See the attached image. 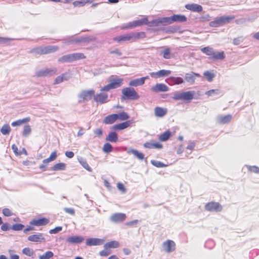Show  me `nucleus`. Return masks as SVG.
<instances>
[{"mask_svg":"<svg viewBox=\"0 0 259 259\" xmlns=\"http://www.w3.org/2000/svg\"><path fill=\"white\" fill-rule=\"evenodd\" d=\"M80 164L87 170L89 171H92V169L88 163L87 160L82 158H80L78 159Z\"/></svg>","mask_w":259,"mask_h":259,"instance_id":"obj_43","label":"nucleus"},{"mask_svg":"<svg viewBox=\"0 0 259 259\" xmlns=\"http://www.w3.org/2000/svg\"><path fill=\"white\" fill-rule=\"evenodd\" d=\"M128 152L133 154L139 160H143L144 158V155L142 153L138 151L137 150L131 149Z\"/></svg>","mask_w":259,"mask_h":259,"instance_id":"obj_34","label":"nucleus"},{"mask_svg":"<svg viewBox=\"0 0 259 259\" xmlns=\"http://www.w3.org/2000/svg\"><path fill=\"white\" fill-rule=\"evenodd\" d=\"M201 51L209 56V58L214 60H223L225 58V55L224 52H215L212 48L206 47L201 49Z\"/></svg>","mask_w":259,"mask_h":259,"instance_id":"obj_1","label":"nucleus"},{"mask_svg":"<svg viewBox=\"0 0 259 259\" xmlns=\"http://www.w3.org/2000/svg\"><path fill=\"white\" fill-rule=\"evenodd\" d=\"M59 49L57 46H48L45 47L46 54L52 53L56 52Z\"/></svg>","mask_w":259,"mask_h":259,"instance_id":"obj_38","label":"nucleus"},{"mask_svg":"<svg viewBox=\"0 0 259 259\" xmlns=\"http://www.w3.org/2000/svg\"><path fill=\"white\" fill-rule=\"evenodd\" d=\"M203 75L209 82L212 81L215 76V74L213 73H212L209 71L204 72Z\"/></svg>","mask_w":259,"mask_h":259,"instance_id":"obj_47","label":"nucleus"},{"mask_svg":"<svg viewBox=\"0 0 259 259\" xmlns=\"http://www.w3.org/2000/svg\"><path fill=\"white\" fill-rule=\"evenodd\" d=\"M132 41H135L139 39L144 38L146 37V33L144 32L141 31L138 32L131 33Z\"/></svg>","mask_w":259,"mask_h":259,"instance_id":"obj_28","label":"nucleus"},{"mask_svg":"<svg viewBox=\"0 0 259 259\" xmlns=\"http://www.w3.org/2000/svg\"><path fill=\"white\" fill-rule=\"evenodd\" d=\"M200 77V75L199 73L191 72L190 73H186L185 79L187 82L190 83L191 84H193L195 83L196 77Z\"/></svg>","mask_w":259,"mask_h":259,"instance_id":"obj_14","label":"nucleus"},{"mask_svg":"<svg viewBox=\"0 0 259 259\" xmlns=\"http://www.w3.org/2000/svg\"><path fill=\"white\" fill-rule=\"evenodd\" d=\"M105 91H101V93L94 94V100L95 102L100 104H104L108 102V94L104 92Z\"/></svg>","mask_w":259,"mask_h":259,"instance_id":"obj_10","label":"nucleus"},{"mask_svg":"<svg viewBox=\"0 0 259 259\" xmlns=\"http://www.w3.org/2000/svg\"><path fill=\"white\" fill-rule=\"evenodd\" d=\"M135 27H137L139 26H141L144 24H148V20L147 18H143L141 20H138L136 21H134Z\"/></svg>","mask_w":259,"mask_h":259,"instance_id":"obj_48","label":"nucleus"},{"mask_svg":"<svg viewBox=\"0 0 259 259\" xmlns=\"http://www.w3.org/2000/svg\"><path fill=\"white\" fill-rule=\"evenodd\" d=\"M170 79L174 84L179 85L185 83V80L181 77H171Z\"/></svg>","mask_w":259,"mask_h":259,"instance_id":"obj_37","label":"nucleus"},{"mask_svg":"<svg viewBox=\"0 0 259 259\" xmlns=\"http://www.w3.org/2000/svg\"><path fill=\"white\" fill-rule=\"evenodd\" d=\"M163 58L165 59H169L173 57L171 49L168 47H163V50L160 52Z\"/></svg>","mask_w":259,"mask_h":259,"instance_id":"obj_26","label":"nucleus"},{"mask_svg":"<svg viewBox=\"0 0 259 259\" xmlns=\"http://www.w3.org/2000/svg\"><path fill=\"white\" fill-rule=\"evenodd\" d=\"M151 163L156 167H163L167 166V164H164L160 161L155 160H151Z\"/></svg>","mask_w":259,"mask_h":259,"instance_id":"obj_52","label":"nucleus"},{"mask_svg":"<svg viewBox=\"0 0 259 259\" xmlns=\"http://www.w3.org/2000/svg\"><path fill=\"white\" fill-rule=\"evenodd\" d=\"M136 27L134 21L128 23L127 25L123 26L121 27L122 29H130Z\"/></svg>","mask_w":259,"mask_h":259,"instance_id":"obj_59","label":"nucleus"},{"mask_svg":"<svg viewBox=\"0 0 259 259\" xmlns=\"http://www.w3.org/2000/svg\"><path fill=\"white\" fill-rule=\"evenodd\" d=\"M132 122L131 120H127L125 122L117 123L113 126L114 130H122L131 126Z\"/></svg>","mask_w":259,"mask_h":259,"instance_id":"obj_22","label":"nucleus"},{"mask_svg":"<svg viewBox=\"0 0 259 259\" xmlns=\"http://www.w3.org/2000/svg\"><path fill=\"white\" fill-rule=\"evenodd\" d=\"M126 214L123 213H115L113 214L110 219L114 223H118L124 221L126 219Z\"/></svg>","mask_w":259,"mask_h":259,"instance_id":"obj_13","label":"nucleus"},{"mask_svg":"<svg viewBox=\"0 0 259 259\" xmlns=\"http://www.w3.org/2000/svg\"><path fill=\"white\" fill-rule=\"evenodd\" d=\"M95 94L93 90L82 91L78 95L79 102L87 101L92 99Z\"/></svg>","mask_w":259,"mask_h":259,"instance_id":"obj_7","label":"nucleus"},{"mask_svg":"<svg viewBox=\"0 0 259 259\" xmlns=\"http://www.w3.org/2000/svg\"><path fill=\"white\" fill-rule=\"evenodd\" d=\"M205 208L209 211L218 212L222 210V206L219 202L212 201L207 203L205 206Z\"/></svg>","mask_w":259,"mask_h":259,"instance_id":"obj_9","label":"nucleus"},{"mask_svg":"<svg viewBox=\"0 0 259 259\" xmlns=\"http://www.w3.org/2000/svg\"><path fill=\"white\" fill-rule=\"evenodd\" d=\"M11 227L8 223H4L1 226V229L4 231H7L10 229Z\"/></svg>","mask_w":259,"mask_h":259,"instance_id":"obj_63","label":"nucleus"},{"mask_svg":"<svg viewBox=\"0 0 259 259\" xmlns=\"http://www.w3.org/2000/svg\"><path fill=\"white\" fill-rule=\"evenodd\" d=\"M89 38L87 37H76L69 40L68 41V44H79L81 42H88Z\"/></svg>","mask_w":259,"mask_h":259,"instance_id":"obj_31","label":"nucleus"},{"mask_svg":"<svg viewBox=\"0 0 259 259\" xmlns=\"http://www.w3.org/2000/svg\"><path fill=\"white\" fill-rule=\"evenodd\" d=\"M11 131V128L10 125L8 124H5L3 125L1 129V132L4 135H9Z\"/></svg>","mask_w":259,"mask_h":259,"instance_id":"obj_45","label":"nucleus"},{"mask_svg":"<svg viewBox=\"0 0 259 259\" xmlns=\"http://www.w3.org/2000/svg\"><path fill=\"white\" fill-rule=\"evenodd\" d=\"M170 136V132L169 131H166L159 137V140L160 141H167Z\"/></svg>","mask_w":259,"mask_h":259,"instance_id":"obj_44","label":"nucleus"},{"mask_svg":"<svg viewBox=\"0 0 259 259\" xmlns=\"http://www.w3.org/2000/svg\"><path fill=\"white\" fill-rule=\"evenodd\" d=\"M31 132V128L29 125H26L24 126L23 131V136L24 137L28 136Z\"/></svg>","mask_w":259,"mask_h":259,"instance_id":"obj_51","label":"nucleus"},{"mask_svg":"<svg viewBox=\"0 0 259 259\" xmlns=\"http://www.w3.org/2000/svg\"><path fill=\"white\" fill-rule=\"evenodd\" d=\"M118 136L116 132H112L109 133L106 138L107 141H109L112 143H116L118 141Z\"/></svg>","mask_w":259,"mask_h":259,"instance_id":"obj_29","label":"nucleus"},{"mask_svg":"<svg viewBox=\"0 0 259 259\" xmlns=\"http://www.w3.org/2000/svg\"><path fill=\"white\" fill-rule=\"evenodd\" d=\"M65 168L66 164L62 162L56 163L52 167V170L54 171L62 170Z\"/></svg>","mask_w":259,"mask_h":259,"instance_id":"obj_40","label":"nucleus"},{"mask_svg":"<svg viewBox=\"0 0 259 259\" xmlns=\"http://www.w3.org/2000/svg\"><path fill=\"white\" fill-rule=\"evenodd\" d=\"M54 255L53 252L51 251H48L44 254L39 256V259H50L52 258Z\"/></svg>","mask_w":259,"mask_h":259,"instance_id":"obj_50","label":"nucleus"},{"mask_svg":"<svg viewBox=\"0 0 259 259\" xmlns=\"http://www.w3.org/2000/svg\"><path fill=\"white\" fill-rule=\"evenodd\" d=\"M247 168L248 170L251 172L259 174V167L257 166L247 165Z\"/></svg>","mask_w":259,"mask_h":259,"instance_id":"obj_55","label":"nucleus"},{"mask_svg":"<svg viewBox=\"0 0 259 259\" xmlns=\"http://www.w3.org/2000/svg\"><path fill=\"white\" fill-rule=\"evenodd\" d=\"M57 72V69L53 68H46L44 69L38 70L35 72V75L37 77H43L48 76H52L55 74Z\"/></svg>","mask_w":259,"mask_h":259,"instance_id":"obj_8","label":"nucleus"},{"mask_svg":"<svg viewBox=\"0 0 259 259\" xmlns=\"http://www.w3.org/2000/svg\"><path fill=\"white\" fill-rule=\"evenodd\" d=\"M117 119L119 120H126L130 118L129 115L125 112H121L116 114Z\"/></svg>","mask_w":259,"mask_h":259,"instance_id":"obj_46","label":"nucleus"},{"mask_svg":"<svg viewBox=\"0 0 259 259\" xmlns=\"http://www.w3.org/2000/svg\"><path fill=\"white\" fill-rule=\"evenodd\" d=\"M171 71L168 70H160L156 72H151L150 75L151 77H160L167 76L170 74Z\"/></svg>","mask_w":259,"mask_h":259,"instance_id":"obj_20","label":"nucleus"},{"mask_svg":"<svg viewBox=\"0 0 259 259\" xmlns=\"http://www.w3.org/2000/svg\"><path fill=\"white\" fill-rule=\"evenodd\" d=\"M57 154L56 151H53V152L51 153V155L48 158L45 159L43 160V163L45 164L48 163L51 161L55 160L57 158Z\"/></svg>","mask_w":259,"mask_h":259,"instance_id":"obj_35","label":"nucleus"},{"mask_svg":"<svg viewBox=\"0 0 259 259\" xmlns=\"http://www.w3.org/2000/svg\"><path fill=\"white\" fill-rule=\"evenodd\" d=\"M117 187L118 189L121 191L122 193H124L126 192V189L124 187L123 184L120 182H118L117 184Z\"/></svg>","mask_w":259,"mask_h":259,"instance_id":"obj_58","label":"nucleus"},{"mask_svg":"<svg viewBox=\"0 0 259 259\" xmlns=\"http://www.w3.org/2000/svg\"><path fill=\"white\" fill-rule=\"evenodd\" d=\"M116 114H112L106 116L103 119V122L105 124H111L114 123L117 120Z\"/></svg>","mask_w":259,"mask_h":259,"instance_id":"obj_23","label":"nucleus"},{"mask_svg":"<svg viewBox=\"0 0 259 259\" xmlns=\"http://www.w3.org/2000/svg\"><path fill=\"white\" fill-rule=\"evenodd\" d=\"M64 210L66 213L71 215H73L75 214V210L72 208H65Z\"/></svg>","mask_w":259,"mask_h":259,"instance_id":"obj_62","label":"nucleus"},{"mask_svg":"<svg viewBox=\"0 0 259 259\" xmlns=\"http://www.w3.org/2000/svg\"><path fill=\"white\" fill-rule=\"evenodd\" d=\"M139 98V94L134 88H124L122 90V99L135 100Z\"/></svg>","mask_w":259,"mask_h":259,"instance_id":"obj_5","label":"nucleus"},{"mask_svg":"<svg viewBox=\"0 0 259 259\" xmlns=\"http://www.w3.org/2000/svg\"><path fill=\"white\" fill-rule=\"evenodd\" d=\"M31 52L40 55L46 54L45 47L34 48L31 51Z\"/></svg>","mask_w":259,"mask_h":259,"instance_id":"obj_36","label":"nucleus"},{"mask_svg":"<svg viewBox=\"0 0 259 259\" xmlns=\"http://www.w3.org/2000/svg\"><path fill=\"white\" fill-rule=\"evenodd\" d=\"M150 26H158L160 25L159 18L155 20H153L150 22Z\"/></svg>","mask_w":259,"mask_h":259,"instance_id":"obj_61","label":"nucleus"},{"mask_svg":"<svg viewBox=\"0 0 259 259\" xmlns=\"http://www.w3.org/2000/svg\"><path fill=\"white\" fill-rule=\"evenodd\" d=\"M3 213L5 216L6 217H10L13 215V213L12 211L8 208H5L3 209Z\"/></svg>","mask_w":259,"mask_h":259,"instance_id":"obj_57","label":"nucleus"},{"mask_svg":"<svg viewBox=\"0 0 259 259\" xmlns=\"http://www.w3.org/2000/svg\"><path fill=\"white\" fill-rule=\"evenodd\" d=\"M30 118L28 117L24 118L22 119H19V120H18L16 121H15L11 123V125L13 126H20L21 124H22L23 123H27V122L30 121Z\"/></svg>","mask_w":259,"mask_h":259,"instance_id":"obj_33","label":"nucleus"},{"mask_svg":"<svg viewBox=\"0 0 259 259\" xmlns=\"http://www.w3.org/2000/svg\"><path fill=\"white\" fill-rule=\"evenodd\" d=\"M164 250L167 253L174 251L176 249V244L172 240H167L162 243Z\"/></svg>","mask_w":259,"mask_h":259,"instance_id":"obj_11","label":"nucleus"},{"mask_svg":"<svg viewBox=\"0 0 259 259\" xmlns=\"http://www.w3.org/2000/svg\"><path fill=\"white\" fill-rule=\"evenodd\" d=\"M103 150L105 153H109L112 150V146L110 143H106L103 146Z\"/></svg>","mask_w":259,"mask_h":259,"instance_id":"obj_53","label":"nucleus"},{"mask_svg":"<svg viewBox=\"0 0 259 259\" xmlns=\"http://www.w3.org/2000/svg\"><path fill=\"white\" fill-rule=\"evenodd\" d=\"M92 3V0H79L74 2L73 5L74 7H81L84 6L87 4H91Z\"/></svg>","mask_w":259,"mask_h":259,"instance_id":"obj_32","label":"nucleus"},{"mask_svg":"<svg viewBox=\"0 0 259 259\" xmlns=\"http://www.w3.org/2000/svg\"><path fill=\"white\" fill-rule=\"evenodd\" d=\"M143 84H144V83L143 79H142L141 78L132 80L129 83L130 85L133 87H137Z\"/></svg>","mask_w":259,"mask_h":259,"instance_id":"obj_42","label":"nucleus"},{"mask_svg":"<svg viewBox=\"0 0 259 259\" xmlns=\"http://www.w3.org/2000/svg\"><path fill=\"white\" fill-rule=\"evenodd\" d=\"M111 252L109 248H105L99 252V254L102 256H106L110 254Z\"/></svg>","mask_w":259,"mask_h":259,"instance_id":"obj_56","label":"nucleus"},{"mask_svg":"<svg viewBox=\"0 0 259 259\" xmlns=\"http://www.w3.org/2000/svg\"><path fill=\"white\" fill-rule=\"evenodd\" d=\"M49 220L46 218H40L38 219H33L31 221L29 224L32 226H41L48 224Z\"/></svg>","mask_w":259,"mask_h":259,"instance_id":"obj_17","label":"nucleus"},{"mask_svg":"<svg viewBox=\"0 0 259 259\" xmlns=\"http://www.w3.org/2000/svg\"><path fill=\"white\" fill-rule=\"evenodd\" d=\"M62 230V227L58 226L49 231L50 234H56Z\"/></svg>","mask_w":259,"mask_h":259,"instance_id":"obj_60","label":"nucleus"},{"mask_svg":"<svg viewBox=\"0 0 259 259\" xmlns=\"http://www.w3.org/2000/svg\"><path fill=\"white\" fill-rule=\"evenodd\" d=\"M194 91H190L182 93H177L174 95L172 99L174 100H183L190 102L194 98Z\"/></svg>","mask_w":259,"mask_h":259,"instance_id":"obj_6","label":"nucleus"},{"mask_svg":"<svg viewBox=\"0 0 259 259\" xmlns=\"http://www.w3.org/2000/svg\"><path fill=\"white\" fill-rule=\"evenodd\" d=\"M167 112L166 108L156 107L154 109V114L156 117H162L165 116Z\"/></svg>","mask_w":259,"mask_h":259,"instance_id":"obj_25","label":"nucleus"},{"mask_svg":"<svg viewBox=\"0 0 259 259\" xmlns=\"http://www.w3.org/2000/svg\"><path fill=\"white\" fill-rule=\"evenodd\" d=\"M120 245L119 242L117 241L113 240L106 243L104 245L105 248H118Z\"/></svg>","mask_w":259,"mask_h":259,"instance_id":"obj_30","label":"nucleus"},{"mask_svg":"<svg viewBox=\"0 0 259 259\" xmlns=\"http://www.w3.org/2000/svg\"><path fill=\"white\" fill-rule=\"evenodd\" d=\"M104 240L99 238H90L86 239L85 243L87 246H96L102 244Z\"/></svg>","mask_w":259,"mask_h":259,"instance_id":"obj_15","label":"nucleus"},{"mask_svg":"<svg viewBox=\"0 0 259 259\" xmlns=\"http://www.w3.org/2000/svg\"><path fill=\"white\" fill-rule=\"evenodd\" d=\"M84 240V238L79 236H73L68 237L67 242L71 244L80 243Z\"/></svg>","mask_w":259,"mask_h":259,"instance_id":"obj_24","label":"nucleus"},{"mask_svg":"<svg viewBox=\"0 0 259 259\" xmlns=\"http://www.w3.org/2000/svg\"><path fill=\"white\" fill-rule=\"evenodd\" d=\"M123 79L121 78L115 76L109 79V83L102 87L100 91H109L110 90L116 89L120 87L123 82Z\"/></svg>","mask_w":259,"mask_h":259,"instance_id":"obj_3","label":"nucleus"},{"mask_svg":"<svg viewBox=\"0 0 259 259\" xmlns=\"http://www.w3.org/2000/svg\"><path fill=\"white\" fill-rule=\"evenodd\" d=\"M186 9L194 12H201L202 11V7L201 5L196 4H188L185 6Z\"/></svg>","mask_w":259,"mask_h":259,"instance_id":"obj_19","label":"nucleus"},{"mask_svg":"<svg viewBox=\"0 0 259 259\" xmlns=\"http://www.w3.org/2000/svg\"><path fill=\"white\" fill-rule=\"evenodd\" d=\"M195 147V143L194 142H190L187 146V149L191 150V151L194 149Z\"/></svg>","mask_w":259,"mask_h":259,"instance_id":"obj_64","label":"nucleus"},{"mask_svg":"<svg viewBox=\"0 0 259 259\" xmlns=\"http://www.w3.org/2000/svg\"><path fill=\"white\" fill-rule=\"evenodd\" d=\"M113 41L118 43H122L126 41H132L131 33H126L114 37L113 38Z\"/></svg>","mask_w":259,"mask_h":259,"instance_id":"obj_12","label":"nucleus"},{"mask_svg":"<svg viewBox=\"0 0 259 259\" xmlns=\"http://www.w3.org/2000/svg\"><path fill=\"white\" fill-rule=\"evenodd\" d=\"M23 254L30 257H33L34 255V250L29 247H25L22 251Z\"/></svg>","mask_w":259,"mask_h":259,"instance_id":"obj_39","label":"nucleus"},{"mask_svg":"<svg viewBox=\"0 0 259 259\" xmlns=\"http://www.w3.org/2000/svg\"><path fill=\"white\" fill-rule=\"evenodd\" d=\"M168 89V87L163 83H157L151 88V90L155 93L166 92Z\"/></svg>","mask_w":259,"mask_h":259,"instance_id":"obj_18","label":"nucleus"},{"mask_svg":"<svg viewBox=\"0 0 259 259\" xmlns=\"http://www.w3.org/2000/svg\"><path fill=\"white\" fill-rule=\"evenodd\" d=\"M68 77H67L66 73H63L61 75L57 76L55 79L54 84H59L63 82L65 80H67Z\"/></svg>","mask_w":259,"mask_h":259,"instance_id":"obj_41","label":"nucleus"},{"mask_svg":"<svg viewBox=\"0 0 259 259\" xmlns=\"http://www.w3.org/2000/svg\"><path fill=\"white\" fill-rule=\"evenodd\" d=\"M232 118L233 117L232 115L227 114L226 115H222L219 116L217 119V121L219 123L221 124H224L230 122L232 119Z\"/></svg>","mask_w":259,"mask_h":259,"instance_id":"obj_21","label":"nucleus"},{"mask_svg":"<svg viewBox=\"0 0 259 259\" xmlns=\"http://www.w3.org/2000/svg\"><path fill=\"white\" fill-rule=\"evenodd\" d=\"M159 20L160 24L166 25L172 23L171 17L160 18Z\"/></svg>","mask_w":259,"mask_h":259,"instance_id":"obj_49","label":"nucleus"},{"mask_svg":"<svg viewBox=\"0 0 259 259\" xmlns=\"http://www.w3.org/2000/svg\"><path fill=\"white\" fill-rule=\"evenodd\" d=\"M85 58H86V56L83 53H75L62 56L59 58L58 61L60 63H64L71 62Z\"/></svg>","mask_w":259,"mask_h":259,"instance_id":"obj_2","label":"nucleus"},{"mask_svg":"<svg viewBox=\"0 0 259 259\" xmlns=\"http://www.w3.org/2000/svg\"><path fill=\"white\" fill-rule=\"evenodd\" d=\"M24 228V225L21 224H14L11 229L14 231H21Z\"/></svg>","mask_w":259,"mask_h":259,"instance_id":"obj_54","label":"nucleus"},{"mask_svg":"<svg viewBox=\"0 0 259 259\" xmlns=\"http://www.w3.org/2000/svg\"><path fill=\"white\" fill-rule=\"evenodd\" d=\"M28 240L31 242H43L45 241V238L42 233H37L31 235L28 237Z\"/></svg>","mask_w":259,"mask_h":259,"instance_id":"obj_16","label":"nucleus"},{"mask_svg":"<svg viewBox=\"0 0 259 259\" xmlns=\"http://www.w3.org/2000/svg\"><path fill=\"white\" fill-rule=\"evenodd\" d=\"M172 23L174 22H185L187 21V18L184 15H174L171 16Z\"/></svg>","mask_w":259,"mask_h":259,"instance_id":"obj_27","label":"nucleus"},{"mask_svg":"<svg viewBox=\"0 0 259 259\" xmlns=\"http://www.w3.org/2000/svg\"><path fill=\"white\" fill-rule=\"evenodd\" d=\"M235 18L234 16H222L215 18L209 22V25L212 27H218L229 23Z\"/></svg>","mask_w":259,"mask_h":259,"instance_id":"obj_4","label":"nucleus"}]
</instances>
